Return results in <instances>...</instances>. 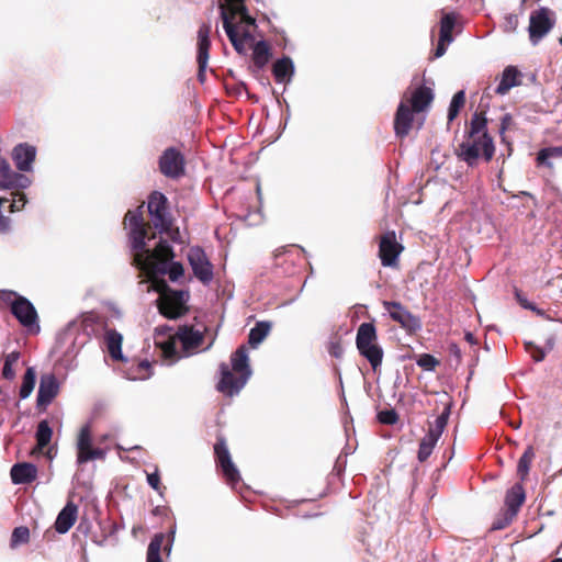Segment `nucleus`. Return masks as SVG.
<instances>
[{
  "label": "nucleus",
  "mask_w": 562,
  "mask_h": 562,
  "mask_svg": "<svg viewBox=\"0 0 562 562\" xmlns=\"http://www.w3.org/2000/svg\"><path fill=\"white\" fill-rule=\"evenodd\" d=\"M175 533H176V528H172L168 536L169 539H168L167 543L164 546V551L167 552V554H169L171 552L173 540H175Z\"/></svg>",
  "instance_id": "55"
},
{
  "label": "nucleus",
  "mask_w": 562,
  "mask_h": 562,
  "mask_svg": "<svg viewBox=\"0 0 562 562\" xmlns=\"http://www.w3.org/2000/svg\"><path fill=\"white\" fill-rule=\"evenodd\" d=\"M160 297L158 301L159 312L167 318L175 319L187 312L186 303L189 300V292L183 290H171L167 284L158 290Z\"/></svg>",
  "instance_id": "5"
},
{
  "label": "nucleus",
  "mask_w": 562,
  "mask_h": 562,
  "mask_svg": "<svg viewBox=\"0 0 562 562\" xmlns=\"http://www.w3.org/2000/svg\"><path fill=\"white\" fill-rule=\"evenodd\" d=\"M166 536L161 532L156 533L147 549V561L146 562H162L160 557L161 547L164 544Z\"/></svg>",
  "instance_id": "33"
},
{
  "label": "nucleus",
  "mask_w": 562,
  "mask_h": 562,
  "mask_svg": "<svg viewBox=\"0 0 562 562\" xmlns=\"http://www.w3.org/2000/svg\"><path fill=\"white\" fill-rule=\"evenodd\" d=\"M159 171L169 179H179L186 172V159L176 147L166 148L158 159Z\"/></svg>",
  "instance_id": "8"
},
{
  "label": "nucleus",
  "mask_w": 562,
  "mask_h": 562,
  "mask_svg": "<svg viewBox=\"0 0 562 562\" xmlns=\"http://www.w3.org/2000/svg\"><path fill=\"white\" fill-rule=\"evenodd\" d=\"M153 271L162 276L168 274L172 282L178 281L184 273L182 265L173 260H160L156 262Z\"/></svg>",
  "instance_id": "28"
},
{
  "label": "nucleus",
  "mask_w": 562,
  "mask_h": 562,
  "mask_svg": "<svg viewBox=\"0 0 562 562\" xmlns=\"http://www.w3.org/2000/svg\"><path fill=\"white\" fill-rule=\"evenodd\" d=\"M453 41H442L441 37H439V41H438V44H437V47L435 49V53H434V56L436 58H439L441 56H443L447 52V46L449 44H451Z\"/></svg>",
  "instance_id": "52"
},
{
  "label": "nucleus",
  "mask_w": 562,
  "mask_h": 562,
  "mask_svg": "<svg viewBox=\"0 0 562 562\" xmlns=\"http://www.w3.org/2000/svg\"><path fill=\"white\" fill-rule=\"evenodd\" d=\"M188 260L196 279L209 284L213 280V266L201 247H192L188 252Z\"/></svg>",
  "instance_id": "12"
},
{
  "label": "nucleus",
  "mask_w": 562,
  "mask_h": 562,
  "mask_svg": "<svg viewBox=\"0 0 562 562\" xmlns=\"http://www.w3.org/2000/svg\"><path fill=\"white\" fill-rule=\"evenodd\" d=\"M450 416V406H446L442 413L435 419L434 425L430 426L426 437L434 439L438 442L441 437Z\"/></svg>",
  "instance_id": "30"
},
{
  "label": "nucleus",
  "mask_w": 562,
  "mask_h": 562,
  "mask_svg": "<svg viewBox=\"0 0 562 562\" xmlns=\"http://www.w3.org/2000/svg\"><path fill=\"white\" fill-rule=\"evenodd\" d=\"M465 340L470 344H475V338H474V335L470 331L465 333V336H464Z\"/></svg>",
  "instance_id": "62"
},
{
  "label": "nucleus",
  "mask_w": 562,
  "mask_h": 562,
  "mask_svg": "<svg viewBox=\"0 0 562 562\" xmlns=\"http://www.w3.org/2000/svg\"><path fill=\"white\" fill-rule=\"evenodd\" d=\"M10 475L14 484L31 483L36 479L37 468L29 462L16 463L11 468Z\"/></svg>",
  "instance_id": "23"
},
{
  "label": "nucleus",
  "mask_w": 562,
  "mask_h": 562,
  "mask_svg": "<svg viewBox=\"0 0 562 562\" xmlns=\"http://www.w3.org/2000/svg\"><path fill=\"white\" fill-rule=\"evenodd\" d=\"M434 100V91L429 87L419 86L413 90H407L402 101H407L408 105L417 113L428 109Z\"/></svg>",
  "instance_id": "18"
},
{
  "label": "nucleus",
  "mask_w": 562,
  "mask_h": 562,
  "mask_svg": "<svg viewBox=\"0 0 562 562\" xmlns=\"http://www.w3.org/2000/svg\"><path fill=\"white\" fill-rule=\"evenodd\" d=\"M271 330L270 322H257L256 325L250 329L248 335V344L252 348H257Z\"/></svg>",
  "instance_id": "29"
},
{
  "label": "nucleus",
  "mask_w": 562,
  "mask_h": 562,
  "mask_svg": "<svg viewBox=\"0 0 562 562\" xmlns=\"http://www.w3.org/2000/svg\"><path fill=\"white\" fill-rule=\"evenodd\" d=\"M10 227V220L9 217L2 215V213L0 214V232L4 233L9 229Z\"/></svg>",
  "instance_id": "58"
},
{
  "label": "nucleus",
  "mask_w": 562,
  "mask_h": 562,
  "mask_svg": "<svg viewBox=\"0 0 562 562\" xmlns=\"http://www.w3.org/2000/svg\"><path fill=\"white\" fill-rule=\"evenodd\" d=\"M464 102H465V92H464V90H460L453 95V98L450 102V105L448 109V121L449 122H452L458 116L460 109L463 106Z\"/></svg>",
  "instance_id": "41"
},
{
  "label": "nucleus",
  "mask_w": 562,
  "mask_h": 562,
  "mask_svg": "<svg viewBox=\"0 0 562 562\" xmlns=\"http://www.w3.org/2000/svg\"><path fill=\"white\" fill-rule=\"evenodd\" d=\"M53 436V429L49 426L47 420H42L37 425L36 429V442H37V449L43 450L50 441Z\"/></svg>",
  "instance_id": "36"
},
{
  "label": "nucleus",
  "mask_w": 562,
  "mask_h": 562,
  "mask_svg": "<svg viewBox=\"0 0 562 562\" xmlns=\"http://www.w3.org/2000/svg\"><path fill=\"white\" fill-rule=\"evenodd\" d=\"M398 416L394 409H384L378 413V420L384 425H394Z\"/></svg>",
  "instance_id": "50"
},
{
  "label": "nucleus",
  "mask_w": 562,
  "mask_h": 562,
  "mask_svg": "<svg viewBox=\"0 0 562 562\" xmlns=\"http://www.w3.org/2000/svg\"><path fill=\"white\" fill-rule=\"evenodd\" d=\"M486 123L487 120L483 113H474L470 123L469 137L476 138L486 133Z\"/></svg>",
  "instance_id": "38"
},
{
  "label": "nucleus",
  "mask_w": 562,
  "mask_h": 562,
  "mask_svg": "<svg viewBox=\"0 0 562 562\" xmlns=\"http://www.w3.org/2000/svg\"><path fill=\"white\" fill-rule=\"evenodd\" d=\"M456 24L454 13H445L440 21L439 37L442 41H453L452 30Z\"/></svg>",
  "instance_id": "39"
},
{
  "label": "nucleus",
  "mask_w": 562,
  "mask_h": 562,
  "mask_svg": "<svg viewBox=\"0 0 562 562\" xmlns=\"http://www.w3.org/2000/svg\"><path fill=\"white\" fill-rule=\"evenodd\" d=\"M526 499L524 486L520 483L514 484L505 495L506 512L517 516L521 505Z\"/></svg>",
  "instance_id": "24"
},
{
  "label": "nucleus",
  "mask_w": 562,
  "mask_h": 562,
  "mask_svg": "<svg viewBox=\"0 0 562 562\" xmlns=\"http://www.w3.org/2000/svg\"><path fill=\"white\" fill-rule=\"evenodd\" d=\"M153 375L151 363L147 360L132 366L126 372V379L132 381L147 380Z\"/></svg>",
  "instance_id": "31"
},
{
  "label": "nucleus",
  "mask_w": 562,
  "mask_h": 562,
  "mask_svg": "<svg viewBox=\"0 0 562 562\" xmlns=\"http://www.w3.org/2000/svg\"><path fill=\"white\" fill-rule=\"evenodd\" d=\"M520 85V72L515 66H507L502 74L501 81L495 89L497 94L504 95L512 88Z\"/></svg>",
  "instance_id": "25"
},
{
  "label": "nucleus",
  "mask_w": 562,
  "mask_h": 562,
  "mask_svg": "<svg viewBox=\"0 0 562 562\" xmlns=\"http://www.w3.org/2000/svg\"><path fill=\"white\" fill-rule=\"evenodd\" d=\"M245 0H224V3L222 5H235V8H238V10H244V3Z\"/></svg>",
  "instance_id": "57"
},
{
  "label": "nucleus",
  "mask_w": 562,
  "mask_h": 562,
  "mask_svg": "<svg viewBox=\"0 0 562 562\" xmlns=\"http://www.w3.org/2000/svg\"><path fill=\"white\" fill-rule=\"evenodd\" d=\"M356 346L359 353L370 362L373 371H376L383 360V349L376 342V329L372 323H362L358 327Z\"/></svg>",
  "instance_id": "3"
},
{
  "label": "nucleus",
  "mask_w": 562,
  "mask_h": 562,
  "mask_svg": "<svg viewBox=\"0 0 562 562\" xmlns=\"http://www.w3.org/2000/svg\"><path fill=\"white\" fill-rule=\"evenodd\" d=\"M509 119H510V116H509V115H505V116L503 117V122H502V124H503V128H505V123H506Z\"/></svg>",
  "instance_id": "64"
},
{
  "label": "nucleus",
  "mask_w": 562,
  "mask_h": 562,
  "mask_svg": "<svg viewBox=\"0 0 562 562\" xmlns=\"http://www.w3.org/2000/svg\"><path fill=\"white\" fill-rule=\"evenodd\" d=\"M108 451L102 448H92L87 454H82L80 458H77L76 462L78 465L87 463L91 460H103L106 457Z\"/></svg>",
  "instance_id": "45"
},
{
  "label": "nucleus",
  "mask_w": 562,
  "mask_h": 562,
  "mask_svg": "<svg viewBox=\"0 0 562 562\" xmlns=\"http://www.w3.org/2000/svg\"><path fill=\"white\" fill-rule=\"evenodd\" d=\"M37 149L29 143H19L15 145L11 153V158L21 172H30L33 170Z\"/></svg>",
  "instance_id": "16"
},
{
  "label": "nucleus",
  "mask_w": 562,
  "mask_h": 562,
  "mask_svg": "<svg viewBox=\"0 0 562 562\" xmlns=\"http://www.w3.org/2000/svg\"><path fill=\"white\" fill-rule=\"evenodd\" d=\"M289 251L288 250H278L274 255L276 266H280L283 262L288 261L289 258Z\"/></svg>",
  "instance_id": "54"
},
{
  "label": "nucleus",
  "mask_w": 562,
  "mask_h": 562,
  "mask_svg": "<svg viewBox=\"0 0 562 562\" xmlns=\"http://www.w3.org/2000/svg\"><path fill=\"white\" fill-rule=\"evenodd\" d=\"M214 453L216 456L217 464L221 468L224 477L227 483L235 487L240 481V474L234 462L232 461L231 453L228 451L226 440L223 437H218L214 446Z\"/></svg>",
  "instance_id": "9"
},
{
  "label": "nucleus",
  "mask_w": 562,
  "mask_h": 562,
  "mask_svg": "<svg viewBox=\"0 0 562 562\" xmlns=\"http://www.w3.org/2000/svg\"><path fill=\"white\" fill-rule=\"evenodd\" d=\"M531 311L535 312L537 315L542 316V317H544V315H546L544 311L538 308L537 306H536V310H531Z\"/></svg>",
  "instance_id": "63"
},
{
  "label": "nucleus",
  "mask_w": 562,
  "mask_h": 562,
  "mask_svg": "<svg viewBox=\"0 0 562 562\" xmlns=\"http://www.w3.org/2000/svg\"><path fill=\"white\" fill-rule=\"evenodd\" d=\"M210 32L211 27L209 24L203 23L198 31V55H196V61H198V80L201 83H204L206 79V68L209 64V52L211 47V41H210Z\"/></svg>",
  "instance_id": "14"
},
{
  "label": "nucleus",
  "mask_w": 562,
  "mask_h": 562,
  "mask_svg": "<svg viewBox=\"0 0 562 562\" xmlns=\"http://www.w3.org/2000/svg\"><path fill=\"white\" fill-rule=\"evenodd\" d=\"M450 352L451 355H453L454 357H457L458 359H460L461 357V351L459 349V347L457 345H451L450 346Z\"/></svg>",
  "instance_id": "60"
},
{
  "label": "nucleus",
  "mask_w": 562,
  "mask_h": 562,
  "mask_svg": "<svg viewBox=\"0 0 562 562\" xmlns=\"http://www.w3.org/2000/svg\"><path fill=\"white\" fill-rule=\"evenodd\" d=\"M232 370L236 374H247L248 380L251 376V369L249 366L248 351L245 346L238 347L231 356Z\"/></svg>",
  "instance_id": "26"
},
{
  "label": "nucleus",
  "mask_w": 562,
  "mask_h": 562,
  "mask_svg": "<svg viewBox=\"0 0 562 562\" xmlns=\"http://www.w3.org/2000/svg\"><path fill=\"white\" fill-rule=\"evenodd\" d=\"M554 347V338L553 337H550L548 338L547 340V349H544L546 351H550L552 350Z\"/></svg>",
  "instance_id": "61"
},
{
  "label": "nucleus",
  "mask_w": 562,
  "mask_h": 562,
  "mask_svg": "<svg viewBox=\"0 0 562 562\" xmlns=\"http://www.w3.org/2000/svg\"><path fill=\"white\" fill-rule=\"evenodd\" d=\"M552 157H562V146L547 147L542 148L537 156V161L539 165L551 166L549 161Z\"/></svg>",
  "instance_id": "42"
},
{
  "label": "nucleus",
  "mask_w": 562,
  "mask_h": 562,
  "mask_svg": "<svg viewBox=\"0 0 562 562\" xmlns=\"http://www.w3.org/2000/svg\"><path fill=\"white\" fill-rule=\"evenodd\" d=\"M147 483L151 488L161 494L160 476L157 470L153 473L147 474Z\"/></svg>",
  "instance_id": "51"
},
{
  "label": "nucleus",
  "mask_w": 562,
  "mask_h": 562,
  "mask_svg": "<svg viewBox=\"0 0 562 562\" xmlns=\"http://www.w3.org/2000/svg\"><path fill=\"white\" fill-rule=\"evenodd\" d=\"M436 445L437 441L426 436L420 440L417 453L419 462H425L431 456Z\"/></svg>",
  "instance_id": "43"
},
{
  "label": "nucleus",
  "mask_w": 562,
  "mask_h": 562,
  "mask_svg": "<svg viewBox=\"0 0 562 562\" xmlns=\"http://www.w3.org/2000/svg\"><path fill=\"white\" fill-rule=\"evenodd\" d=\"M516 516L506 512L501 517L496 518L492 524V530H502L509 526Z\"/></svg>",
  "instance_id": "49"
},
{
  "label": "nucleus",
  "mask_w": 562,
  "mask_h": 562,
  "mask_svg": "<svg viewBox=\"0 0 562 562\" xmlns=\"http://www.w3.org/2000/svg\"><path fill=\"white\" fill-rule=\"evenodd\" d=\"M553 12L548 8H540L531 12L529 19V38L532 45H537L554 26Z\"/></svg>",
  "instance_id": "7"
},
{
  "label": "nucleus",
  "mask_w": 562,
  "mask_h": 562,
  "mask_svg": "<svg viewBox=\"0 0 562 562\" xmlns=\"http://www.w3.org/2000/svg\"><path fill=\"white\" fill-rule=\"evenodd\" d=\"M124 223L128 229V239L133 251V265L143 271L155 269L156 262L160 260H172L173 250L169 241L159 239L154 248L149 247L147 229L143 218V205L125 215Z\"/></svg>",
  "instance_id": "1"
},
{
  "label": "nucleus",
  "mask_w": 562,
  "mask_h": 562,
  "mask_svg": "<svg viewBox=\"0 0 562 562\" xmlns=\"http://www.w3.org/2000/svg\"><path fill=\"white\" fill-rule=\"evenodd\" d=\"M535 458V451L531 446L527 447L522 456L519 458L517 465V474L519 475L521 481H525L529 470L532 459Z\"/></svg>",
  "instance_id": "37"
},
{
  "label": "nucleus",
  "mask_w": 562,
  "mask_h": 562,
  "mask_svg": "<svg viewBox=\"0 0 562 562\" xmlns=\"http://www.w3.org/2000/svg\"><path fill=\"white\" fill-rule=\"evenodd\" d=\"M525 349L528 353H530L536 362L542 361L547 355V351L543 348L537 346L532 341H526Z\"/></svg>",
  "instance_id": "48"
},
{
  "label": "nucleus",
  "mask_w": 562,
  "mask_h": 562,
  "mask_svg": "<svg viewBox=\"0 0 562 562\" xmlns=\"http://www.w3.org/2000/svg\"><path fill=\"white\" fill-rule=\"evenodd\" d=\"M516 299L524 308L536 310V305L533 303H530L526 297H524L519 291H516Z\"/></svg>",
  "instance_id": "53"
},
{
  "label": "nucleus",
  "mask_w": 562,
  "mask_h": 562,
  "mask_svg": "<svg viewBox=\"0 0 562 562\" xmlns=\"http://www.w3.org/2000/svg\"><path fill=\"white\" fill-rule=\"evenodd\" d=\"M495 147L493 139L487 133H483L476 138L462 142L457 149V155L460 160L467 162L469 167L476 165L481 153L486 161H490L494 156Z\"/></svg>",
  "instance_id": "4"
},
{
  "label": "nucleus",
  "mask_w": 562,
  "mask_h": 562,
  "mask_svg": "<svg viewBox=\"0 0 562 562\" xmlns=\"http://www.w3.org/2000/svg\"><path fill=\"white\" fill-rule=\"evenodd\" d=\"M295 67L291 57L283 56L276 60L272 67V74L278 83H289L294 76Z\"/></svg>",
  "instance_id": "22"
},
{
  "label": "nucleus",
  "mask_w": 562,
  "mask_h": 562,
  "mask_svg": "<svg viewBox=\"0 0 562 562\" xmlns=\"http://www.w3.org/2000/svg\"><path fill=\"white\" fill-rule=\"evenodd\" d=\"M92 436L89 425L81 427L77 439V458L92 449Z\"/></svg>",
  "instance_id": "34"
},
{
  "label": "nucleus",
  "mask_w": 562,
  "mask_h": 562,
  "mask_svg": "<svg viewBox=\"0 0 562 562\" xmlns=\"http://www.w3.org/2000/svg\"><path fill=\"white\" fill-rule=\"evenodd\" d=\"M223 27L238 54L246 52V42L252 40L250 26H256V19L248 13L246 5L238 10L235 5H220Z\"/></svg>",
  "instance_id": "2"
},
{
  "label": "nucleus",
  "mask_w": 562,
  "mask_h": 562,
  "mask_svg": "<svg viewBox=\"0 0 562 562\" xmlns=\"http://www.w3.org/2000/svg\"><path fill=\"white\" fill-rule=\"evenodd\" d=\"M30 539V530L27 527L20 526L13 529L11 536V547H18L20 544L26 543Z\"/></svg>",
  "instance_id": "44"
},
{
  "label": "nucleus",
  "mask_w": 562,
  "mask_h": 562,
  "mask_svg": "<svg viewBox=\"0 0 562 562\" xmlns=\"http://www.w3.org/2000/svg\"><path fill=\"white\" fill-rule=\"evenodd\" d=\"M11 199H8L7 202H10V212L21 211L25 204L27 203V198L24 193L18 191L11 193Z\"/></svg>",
  "instance_id": "46"
},
{
  "label": "nucleus",
  "mask_w": 562,
  "mask_h": 562,
  "mask_svg": "<svg viewBox=\"0 0 562 562\" xmlns=\"http://www.w3.org/2000/svg\"><path fill=\"white\" fill-rule=\"evenodd\" d=\"M20 359L19 351H12L4 357L3 368H2V376L9 381H12L15 378V371L13 366L18 363Z\"/></svg>",
  "instance_id": "40"
},
{
  "label": "nucleus",
  "mask_w": 562,
  "mask_h": 562,
  "mask_svg": "<svg viewBox=\"0 0 562 562\" xmlns=\"http://www.w3.org/2000/svg\"><path fill=\"white\" fill-rule=\"evenodd\" d=\"M175 339H177L181 344L183 350L189 353L201 345L203 334L200 330L194 329L193 326L182 325L178 327L175 334Z\"/></svg>",
  "instance_id": "20"
},
{
  "label": "nucleus",
  "mask_w": 562,
  "mask_h": 562,
  "mask_svg": "<svg viewBox=\"0 0 562 562\" xmlns=\"http://www.w3.org/2000/svg\"><path fill=\"white\" fill-rule=\"evenodd\" d=\"M383 307L389 313L390 317L398 323L405 330L416 333L422 329L420 318L412 314L400 302L384 301Z\"/></svg>",
  "instance_id": "10"
},
{
  "label": "nucleus",
  "mask_w": 562,
  "mask_h": 562,
  "mask_svg": "<svg viewBox=\"0 0 562 562\" xmlns=\"http://www.w3.org/2000/svg\"><path fill=\"white\" fill-rule=\"evenodd\" d=\"M415 113L407 101L401 100L394 115V133L396 137L405 138L409 134Z\"/></svg>",
  "instance_id": "17"
},
{
  "label": "nucleus",
  "mask_w": 562,
  "mask_h": 562,
  "mask_svg": "<svg viewBox=\"0 0 562 562\" xmlns=\"http://www.w3.org/2000/svg\"><path fill=\"white\" fill-rule=\"evenodd\" d=\"M36 382V371L33 367H29L24 373L20 387V398L26 400L33 392Z\"/></svg>",
  "instance_id": "35"
},
{
  "label": "nucleus",
  "mask_w": 562,
  "mask_h": 562,
  "mask_svg": "<svg viewBox=\"0 0 562 562\" xmlns=\"http://www.w3.org/2000/svg\"><path fill=\"white\" fill-rule=\"evenodd\" d=\"M220 373L221 379L217 383V391L226 396L237 395L248 381L247 374H236L225 362L220 364Z\"/></svg>",
  "instance_id": "11"
},
{
  "label": "nucleus",
  "mask_w": 562,
  "mask_h": 562,
  "mask_svg": "<svg viewBox=\"0 0 562 562\" xmlns=\"http://www.w3.org/2000/svg\"><path fill=\"white\" fill-rule=\"evenodd\" d=\"M78 507L72 502H68L59 512L55 521V529L58 533H66L77 520Z\"/></svg>",
  "instance_id": "21"
},
{
  "label": "nucleus",
  "mask_w": 562,
  "mask_h": 562,
  "mask_svg": "<svg viewBox=\"0 0 562 562\" xmlns=\"http://www.w3.org/2000/svg\"><path fill=\"white\" fill-rule=\"evenodd\" d=\"M166 357H172L176 353L175 341L167 344L164 348Z\"/></svg>",
  "instance_id": "59"
},
{
  "label": "nucleus",
  "mask_w": 562,
  "mask_h": 562,
  "mask_svg": "<svg viewBox=\"0 0 562 562\" xmlns=\"http://www.w3.org/2000/svg\"><path fill=\"white\" fill-rule=\"evenodd\" d=\"M270 57V48L265 41H259L255 44L252 50V61L255 66L259 69L263 68Z\"/></svg>",
  "instance_id": "32"
},
{
  "label": "nucleus",
  "mask_w": 562,
  "mask_h": 562,
  "mask_svg": "<svg viewBox=\"0 0 562 562\" xmlns=\"http://www.w3.org/2000/svg\"><path fill=\"white\" fill-rule=\"evenodd\" d=\"M167 198L159 191H154L148 198V213L151 223L160 234L170 229L171 217L167 210Z\"/></svg>",
  "instance_id": "6"
},
{
  "label": "nucleus",
  "mask_w": 562,
  "mask_h": 562,
  "mask_svg": "<svg viewBox=\"0 0 562 562\" xmlns=\"http://www.w3.org/2000/svg\"><path fill=\"white\" fill-rule=\"evenodd\" d=\"M505 21H506V29L507 30H515L516 26H517V23H518V19L516 15L514 14H508L506 18H505Z\"/></svg>",
  "instance_id": "56"
},
{
  "label": "nucleus",
  "mask_w": 562,
  "mask_h": 562,
  "mask_svg": "<svg viewBox=\"0 0 562 562\" xmlns=\"http://www.w3.org/2000/svg\"><path fill=\"white\" fill-rule=\"evenodd\" d=\"M106 350L113 360L124 361L122 353L123 336L115 329H108L104 335Z\"/></svg>",
  "instance_id": "27"
},
{
  "label": "nucleus",
  "mask_w": 562,
  "mask_h": 562,
  "mask_svg": "<svg viewBox=\"0 0 562 562\" xmlns=\"http://www.w3.org/2000/svg\"><path fill=\"white\" fill-rule=\"evenodd\" d=\"M416 363L425 371H434L439 361L432 355L423 353L418 357Z\"/></svg>",
  "instance_id": "47"
},
{
  "label": "nucleus",
  "mask_w": 562,
  "mask_h": 562,
  "mask_svg": "<svg viewBox=\"0 0 562 562\" xmlns=\"http://www.w3.org/2000/svg\"><path fill=\"white\" fill-rule=\"evenodd\" d=\"M32 184L31 178L14 171L10 164L0 156V189L23 190Z\"/></svg>",
  "instance_id": "13"
},
{
  "label": "nucleus",
  "mask_w": 562,
  "mask_h": 562,
  "mask_svg": "<svg viewBox=\"0 0 562 562\" xmlns=\"http://www.w3.org/2000/svg\"><path fill=\"white\" fill-rule=\"evenodd\" d=\"M403 247L396 241L394 233L382 236L379 245V257L383 267H395Z\"/></svg>",
  "instance_id": "15"
},
{
  "label": "nucleus",
  "mask_w": 562,
  "mask_h": 562,
  "mask_svg": "<svg viewBox=\"0 0 562 562\" xmlns=\"http://www.w3.org/2000/svg\"><path fill=\"white\" fill-rule=\"evenodd\" d=\"M59 382L53 373H45L41 375L40 385L37 391V406L46 407L59 393Z\"/></svg>",
  "instance_id": "19"
}]
</instances>
